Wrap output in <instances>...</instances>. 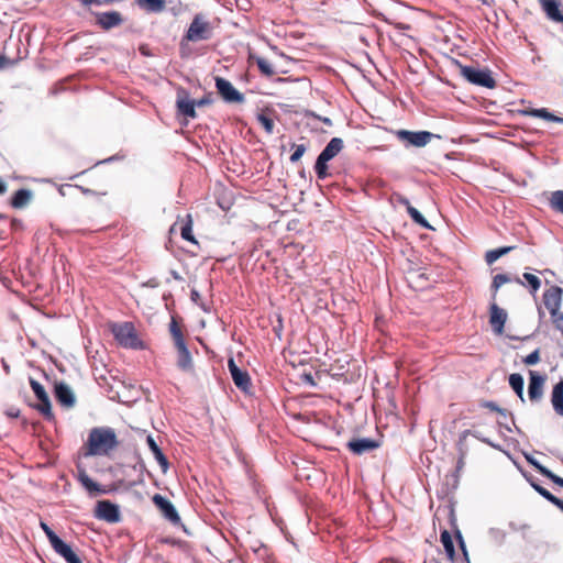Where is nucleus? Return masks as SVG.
Masks as SVG:
<instances>
[{"label":"nucleus","mask_w":563,"mask_h":563,"mask_svg":"<svg viewBox=\"0 0 563 563\" xmlns=\"http://www.w3.org/2000/svg\"><path fill=\"white\" fill-rule=\"evenodd\" d=\"M30 386L37 399H43L45 396H48L44 386L34 378H30Z\"/></svg>","instance_id":"nucleus-40"},{"label":"nucleus","mask_w":563,"mask_h":563,"mask_svg":"<svg viewBox=\"0 0 563 563\" xmlns=\"http://www.w3.org/2000/svg\"><path fill=\"white\" fill-rule=\"evenodd\" d=\"M257 121L262 124V126L265 129V131L269 134L273 133L274 130V121L268 115L264 113H260L257 115Z\"/></svg>","instance_id":"nucleus-44"},{"label":"nucleus","mask_w":563,"mask_h":563,"mask_svg":"<svg viewBox=\"0 0 563 563\" xmlns=\"http://www.w3.org/2000/svg\"><path fill=\"white\" fill-rule=\"evenodd\" d=\"M525 459L529 465H531L534 470H537L542 476L549 477L551 474V470L542 465L536 457L530 454H525Z\"/></svg>","instance_id":"nucleus-34"},{"label":"nucleus","mask_w":563,"mask_h":563,"mask_svg":"<svg viewBox=\"0 0 563 563\" xmlns=\"http://www.w3.org/2000/svg\"><path fill=\"white\" fill-rule=\"evenodd\" d=\"M464 452L461 451V456L459 457L457 462H456V467H455V471L452 473V477L454 478V484H453V487L456 488L457 487V483H459V473L462 471V468L464 467Z\"/></svg>","instance_id":"nucleus-49"},{"label":"nucleus","mask_w":563,"mask_h":563,"mask_svg":"<svg viewBox=\"0 0 563 563\" xmlns=\"http://www.w3.org/2000/svg\"><path fill=\"white\" fill-rule=\"evenodd\" d=\"M551 122H555V123H560V124H563V118L562 117H559L556 114L553 113V118L550 120Z\"/></svg>","instance_id":"nucleus-63"},{"label":"nucleus","mask_w":563,"mask_h":563,"mask_svg":"<svg viewBox=\"0 0 563 563\" xmlns=\"http://www.w3.org/2000/svg\"><path fill=\"white\" fill-rule=\"evenodd\" d=\"M488 533L494 538V539H498V540H504L506 533L500 530V529H497V528H490Z\"/></svg>","instance_id":"nucleus-54"},{"label":"nucleus","mask_w":563,"mask_h":563,"mask_svg":"<svg viewBox=\"0 0 563 563\" xmlns=\"http://www.w3.org/2000/svg\"><path fill=\"white\" fill-rule=\"evenodd\" d=\"M54 396L63 407L71 408L75 406L76 397L68 384L56 382L54 386Z\"/></svg>","instance_id":"nucleus-15"},{"label":"nucleus","mask_w":563,"mask_h":563,"mask_svg":"<svg viewBox=\"0 0 563 563\" xmlns=\"http://www.w3.org/2000/svg\"><path fill=\"white\" fill-rule=\"evenodd\" d=\"M551 405L554 412L563 417V378H560V380L552 387Z\"/></svg>","instance_id":"nucleus-22"},{"label":"nucleus","mask_w":563,"mask_h":563,"mask_svg":"<svg viewBox=\"0 0 563 563\" xmlns=\"http://www.w3.org/2000/svg\"><path fill=\"white\" fill-rule=\"evenodd\" d=\"M181 238L186 241L196 243V240L192 235V225H191V218L188 216V221L183 224L180 229Z\"/></svg>","instance_id":"nucleus-39"},{"label":"nucleus","mask_w":563,"mask_h":563,"mask_svg":"<svg viewBox=\"0 0 563 563\" xmlns=\"http://www.w3.org/2000/svg\"><path fill=\"white\" fill-rule=\"evenodd\" d=\"M401 258L399 260V268L404 273H411L417 269V263L413 261L415 252L412 247L406 246L405 249H400L399 251Z\"/></svg>","instance_id":"nucleus-23"},{"label":"nucleus","mask_w":563,"mask_h":563,"mask_svg":"<svg viewBox=\"0 0 563 563\" xmlns=\"http://www.w3.org/2000/svg\"><path fill=\"white\" fill-rule=\"evenodd\" d=\"M64 560L67 563H82L81 560L79 559V556L74 551L68 553V555L66 558H64Z\"/></svg>","instance_id":"nucleus-56"},{"label":"nucleus","mask_w":563,"mask_h":563,"mask_svg":"<svg viewBox=\"0 0 563 563\" xmlns=\"http://www.w3.org/2000/svg\"><path fill=\"white\" fill-rule=\"evenodd\" d=\"M38 404L34 406L36 410H38L43 417L52 421L54 419V413L52 411V405L48 396H45L43 399H38Z\"/></svg>","instance_id":"nucleus-31"},{"label":"nucleus","mask_w":563,"mask_h":563,"mask_svg":"<svg viewBox=\"0 0 563 563\" xmlns=\"http://www.w3.org/2000/svg\"><path fill=\"white\" fill-rule=\"evenodd\" d=\"M146 442L155 460L161 465L163 473H166L169 466L167 457L165 456V454L163 453V451L161 450V448L158 446V444L156 443L152 435H147Z\"/></svg>","instance_id":"nucleus-24"},{"label":"nucleus","mask_w":563,"mask_h":563,"mask_svg":"<svg viewBox=\"0 0 563 563\" xmlns=\"http://www.w3.org/2000/svg\"><path fill=\"white\" fill-rule=\"evenodd\" d=\"M169 331L173 336L174 344L185 341L183 332L174 318L169 323Z\"/></svg>","instance_id":"nucleus-38"},{"label":"nucleus","mask_w":563,"mask_h":563,"mask_svg":"<svg viewBox=\"0 0 563 563\" xmlns=\"http://www.w3.org/2000/svg\"><path fill=\"white\" fill-rule=\"evenodd\" d=\"M216 88L218 93L227 103H242L245 97L242 92L234 88V86L225 78L217 76L214 78Z\"/></svg>","instance_id":"nucleus-8"},{"label":"nucleus","mask_w":563,"mask_h":563,"mask_svg":"<svg viewBox=\"0 0 563 563\" xmlns=\"http://www.w3.org/2000/svg\"><path fill=\"white\" fill-rule=\"evenodd\" d=\"M343 146L344 143L341 137H332L321 151L314 163V172L318 179L324 180L330 176L328 162L334 158L343 150Z\"/></svg>","instance_id":"nucleus-2"},{"label":"nucleus","mask_w":563,"mask_h":563,"mask_svg":"<svg viewBox=\"0 0 563 563\" xmlns=\"http://www.w3.org/2000/svg\"><path fill=\"white\" fill-rule=\"evenodd\" d=\"M195 102H196V107L209 106L213 102L212 93L209 92V93L205 95L201 99L195 100Z\"/></svg>","instance_id":"nucleus-52"},{"label":"nucleus","mask_w":563,"mask_h":563,"mask_svg":"<svg viewBox=\"0 0 563 563\" xmlns=\"http://www.w3.org/2000/svg\"><path fill=\"white\" fill-rule=\"evenodd\" d=\"M121 158H122V156H120L119 154H115V155L110 156V157H108L106 159L99 161L96 165H98V164H108V163H111V162H114V161H119Z\"/></svg>","instance_id":"nucleus-59"},{"label":"nucleus","mask_w":563,"mask_h":563,"mask_svg":"<svg viewBox=\"0 0 563 563\" xmlns=\"http://www.w3.org/2000/svg\"><path fill=\"white\" fill-rule=\"evenodd\" d=\"M538 494L542 496L545 500L554 505L555 507L562 500L561 498L554 496L550 490H548L543 486L538 488Z\"/></svg>","instance_id":"nucleus-43"},{"label":"nucleus","mask_w":563,"mask_h":563,"mask_svg":"<svg viewBox=\"0 0 563 563\" xmlns=\"http://www.w3.org/2000/svg\"><path fill=\"white\" fill-rule=\"evenodd\" d=\"M135 3L147 13H161L166 8L165 0H135Z\"/></svg>","instance_id":"nucleus-26"},{"label":"nucleus","mask_w":563,"mask_h":563,"mask_svg":"<svg viewBox=\"0 0 563 563\" xmlns=\"http://www.w3.org/2000/svg\"><path fill=\"white\" fill-rule=\"evenodd\" d=\"M456 63L460 67L462 77L470 84L488 89L496 87L497 82L489 68H481L477 66L462 65L459 62Z\"/></svg>","instance_id":"nucleus-3"},{"label":"nucleus","mask_w":563,"mask_h":563,"mask_svg":"<svg viewBox=\"0 0 563 563\" xmlns=\"http://www.w3.org/2000/svg\"><path fill=\"white\" fill-rule=\"evenodd\" d=\"M212 35V27L201 14H196L186 32L185 38L190 42L207 41Z\"/></svg>","instance_id":"nucleus-6"},{"label":"nucleus","mask_w":563,"mask_h":563,"mask_svg":"<svg viewBox=\"0 0 563 563\" xmlns=\"http://www.w3.org/2000/svg\"><path fill=\"white\" fill-rule=\"evenodd\" d=\"M468 435H472V430H464L459 435V442L457 445L460 448V451H462V446L464 445L465 440Z\"/></svg>","instance_id":"nucleus-55"},{"label":"nucleus","mask_w":563,"mask_h":563,"mask_svg":"<svg viewBox=\"0 0 563 563\" xmlns=\"http://www.w3.org/2000/svg\"><path fill=\"white\" fill-rule=\"evenodd\" d=\"M54 551L60 555L63 559L73 551L71 547L67 544L62 539H58L53 545H51Z\"/></svg>","instance_id":"nucleus-36"},{"label":"nucleus","mask_w":563,"mask_h":563,"mask_svg":"<svg viewBox=\"0 0 563 563\" xmlns=\"http://www.w3.org/2000/svg\"><path fill=\"white\" fill-rule=\"evenodd\" d=\"M183 93L185 95V97L184 98L178 97L177 101H176L177 111L179 114H181L184 117L195 119L197 117V112L195 109L196 102H195V100H192L188 97V93L185 90H183Z\"/></svg>","instance_id":"nucleus-21"},{"label":"nucleus","mask_w":563,"mask_h":563,"mask_svg":"<svg viewBox=\"0 0 563 563\" xmlns=\"http://www.w3.org/2000/svg\"><path fill=\"white\" fill-rule=\"evenodd\" d=\"M514 249L515 246H500L497 249L489 250L485 254V261L488 265H490L495 263L497 260H499L501 256L508 254Z\"/></svg>","instance_id":"nucleus-29"},{"label":"nucleus","mask_w":563,"mask_h":563,"mask_svg":"<svg viewBox=\"0 0 563 563\" xmlns=\"http://www.w3.org/2000/svg\"><path fill=\"white\" fill-rule=\"evenodd\" d=\"M508 384L521 402H526L523 376L519 373H512L508 376Z\"/></svg>","instance_id":"nucleus-25"},{"label":"nucleus","mask_w":563,"mask_h":563,"mask_svg":"<svg viewBox=\"0 0 563 563\" xmlns=\"http://www.w3.org/2000/svg\"><path fill=\"white\" fill-rule=\"evenodd\" d=\"M93 14L96 23L106 31L123 23L122 14L118 11L93 12Z\"/></svg>","instance_id":"nucleus-17"},{"label":"nucleus","mask_w":563,"mask_h":563,"mask_svg":"<svg viewBox=\"0 0 563 563\" xmlns=\"http://www.w3.org/2000/svg\"><path fill=\"white\" fill-rule=\"evenodd\" d=\"M177 350V367L185 373H190L194 371V361L192 356L187 347L185 341L174 344Z\"/></svg>","instance_id":"nucleus-18"},{"label":"nucleus","mask_w":563,"mask_h":563,"mask_svg":"<svg viewBox=\"0 0 563 563\" xmlns=\"http://www.w3.org/2000/svg\"><path fill=\"white\" fill-rule=\"evenodd\" d=\"M32 199V191L29 189H19L14 192L11 199V206L13 208L20 209L25 207L30 200Z\"/></svg>","instance_id":"nucleus-28"},{"label":"nucleus","mask_w":563,"mask_h":563,"mask_svg":"<svg viewBox=\"0 0 563 563\" xmlns=\"http://www.w3.org/2000/svg\"><path fill=\"white\" fill-rule=\"evenodd\" d=\"M562 292L563 290L559 286H551L543 292V303L549 310L551 317H555L556 312L560 311Z\"/></svg>","instance_id":"nucleus-13"},{"label":"nucleus","mask_w":563,"mask_h":563,"mask_svg":"<svg viewBox=\"0 0 563 563\" xmlns=\"http://www.w3.org/2000/svg\"><path fill=\"white\" fill-rule=\"evenodd\" d=\"M522 277L526 280L523 286H527L531 294H536L541 286V279L530 273H523Z\"/></svg>","instance_id":"nucleus-33"},{"label":"nucleus","mask_w":563,"mask_h":563,"mask_svg":"<svg viewBox=\"0 0 563 563\" xmlns=\"http://www.w3.org/2000/svg\"><path fill=\"white\" fill-rule=\"evenodd\" d=\"M291 147L294 148V153L290 155L289 159L291 163H296L306 153L307 146L305 144H292Z\"/></svg>","instance_id":"nucleus-45"},{"label":"nucleus","mask_w":563,"mask_h":563,"mask_svg":"<svg viewBox=\"0 0 563 563\" xmlns=\"http://www.w3.org/2000/svg\"><path fill=\"white\" fill-rule=\"evenodd\" d=\"M382 444L383 441L380 439L376 440L371 438L354 437L347 441L346 448L354 455H363L378 449L382 446Z\"/></svg>","instance_id":"nucleus-9"},{"label":"nucleus","mask_w":563,"mask_h":563,"mask_svg":"<svg viewBox=\"0 0 563 563\" xmlns=\"http://www.w3.org/2000/svg\"><path fill=\"white\" fill-rule=\"evenodd\" d=\"M553 484L563 487V478L555 473L551 472L550 476L548 477Z\"/></svg>","instance_id":"nucleus-57"},{"label":"nucleus","mask_w":563,"mask_h":563,"mask_svg":"<svg viewBox=\"0 0 563 563\" xmlns=\"http://www.w3.org/2000/svg\"><path fill=\"white\" fill-rule=\"evenodd\" d=\"M77 479L90 496H97L107 493V490L100 484L91 479L85 470L78 471Z\"/></svg>","instance_id":"nucleus-20"},{"label":"nucleus","mask_w":563,"mask_h":563,"mask_svg":"<svg viewBox=\"0 0 563 563\" xmlns=\"http://www.w3.org/2000/svg\"><path fill=\"white\" fill-rule=\"evenodd\" d=\"M402 11L409 12L411 11V8L402 4L398 0H389V14H400Z\"/></svg>","instance_id":"nucleus-41"},{"label":"nucleus","mask_w":563,"mask_h":563,"mask_svg":"<svg viewBox=\"0 0 563 563\" xmlns=\"http://www.w3.org/2000/svg\"><path fill=\"white\" fill-rule=\"evenodd\" d=\"M547 376L537 371H529L528 397L531 402H539L543 398Z\"/></svg>","instance_id":"nucleus-11"},{"label":"nucleus","mask_w":563,"mask_h":563,"mask_svg":"<svg viewBox=\"0 0 563 563\" xmlns=\"http://www.w3.org/2000/svg\"><path fill=\"white\" fill-rule=\"evenodd\" d=\"M521 113L523 115L539 118L545 121H550L553 118V112H551L548 108H527L521 110Z\"/></svg>","instance_id":"nucleus-30"},{"label":"nucleus","mask_w":563,"mask_h":563,"mask_svg":"<svg viewBox=\"0 0 563 563\" xmlns=\"http://www.w3.org/2000/svg\"><path fill=\"white\" fill-rule=\"evenodd\" d=\"M549 206L552 210L563 213V190H555L551 194Z\"/></svg>","instance_id":"nucleus-32"},{"label":"nucleus","mask_w":563,"mask_h":563,"mask_svg":"<svg viewBox=\"0 0 563 563\" xmlns=\"http://www.w3.org/2000/svg\"><path fill=\"white\" fill-rule=\"evenodd\" d=\"M228 368L235 386L242 391H247L252 386L249 373L241 369L232 357L228 361Z\"/></svg>","instance_id":"nucleus-12"},{"label":"nucleus","mask_w":563,"mask_h":563,"mask_svg":"<svg viewBox=\"0 0 563 563\" xmlns=\"http://www.w3.org/2000/svg\"><path fill=\"white\" fill-rule=\"evenodd\" d=\"M552 322L556 330H559L563 335V313L560 311L556 312L555 317H551Z\"/></svg>","instance_id":"nucleus-51"},{"label":"nucleus","mask_w":563,"mask_h":563,"mask_svg":"<svg viewBox=\"0 0 563 563\" xmlns=\"http://www.w3.org/2000/svg\"><path fill=\"white\" fill-rule=\"evenodd\" d=\"M483 408H487L492 411L498 412L504 419L507 418L508 411L497 405V402L493 400H485L481 404Z\"/></svg>","instance_id":"nucleus-42"},{"label":"nucleus","mask_w":563,"mask_h":563,"mask_svg":"<svg viewBox=\"0 0 563 563\" xmlns=\"http://www.w3.org/2000/svg\"><path fill=\"white\" fill-rule=\"evenodd\" d=\"M119 442L117 434L112 428L97 427L90 430L87 446L88 452L86 455H107L110 451L118 446Z\"/></svg>","instance_id":"nucleus-1"},{"label":"nucleus","mask_w":563,"mask_h":563,"mask_svg":"<svg viewBox=\"0 0 563 563\" xmlns=\"http://www.w3.org/2000/svg\"><path fill=\"white\" fill-rule=\"evenodd\" d=\"M472 437L476 438L477 440H479L481 442L494 448V449H497V450H500V445L498 444H495L493 441H490L488 438H485L482 435L481 432L478 431H472Z\"/></svg>","instance_id":"nucleus-50"},{"label":"nucleus","mask_w":563,"mask_h":563,"mask_svg":"<svg viewBox=\"0 0 563 563\" xmlns=\"http://www.w3.org/2000/svg\"><path fill=\"white\" fill-rule=\"evenodd\" d=\"M525 477L529 482L531 487L538 493V488L542 487V486L534 479V477L532 475L525 474Z\"/></svg>","instance_id":"nucleus-58"},{"label":"nucleus","mask_w":563,"mask_h":563,"mask_svg":"<svg viewBox=\"0 0 563 563\" xmlns=\"http://www.w3.org/2000/svg\"><path fill=\"white\" fill-rule=\"evenodd\" d=\"M152 500L154 505L162 511L164 517L172 523H178L180 521V517L175 506L167 498L159 494H155Z\"/></svg>","instance_id":"nucleus-16"},{"label":"nucleus","mask_w":563,"mask_h":563,"mask_svg":"<svg viewBox=\"0 0 563 563\" xmlns=\"http://www.w3.org/2000/svg\"><path fill=\"white\" fill-rule=\"evenodd\" d=\"M493 280L497 284V285H505L507 283H511V282H515L517 284H519L520 286H523L525 283L517 276L512 277L511 275L509 274H497L493 277Z\"/></svg>","instance_id":"nucleus-35"},{"label":"nucleus","mask_w":563,"mask_h":563,"mask_svg":"<svg viewBox=\"0 0 563 563\" xmlns=\"http://www.w3.org/2000/svg\"><path fill=\"white\" fill-rule=\"evenodd\" d=\"M396 27L398 29H402V30H407L409 29L410 26L408 24H404V23H395L394 24Z\"/></svg>","instance_id":"nucleus-64"},{"label":"nucleus","mask_w":563,"mask_h":563,"mask_svg":"<svg viewBox=\"0 0 563 563\" xmlns=\"http://www.w3.org/2000/svg\"><path fill=\"white\" fill-rule=\"evenodd\" d=\"M498 426L505 429L507 432H512V428L508 424V422L498 421Z\"/></svg>","instance_id":"nucleus-62"},{"label":"nucleus","mask_w":563,"mask_h":563,"mask_svg":"<svg viewBox=\"0 0 563 563\" xmlns=\"http://www.w3.org/2000/svg\"><path fill=\"white\" fill-rule=\"evenodd\" d=\"M538 2L550 21L563 24V4L561 0H538Z\"/></svg>","instance_id":"nucleus-14"},{"label":"nucleus","mask_w":563,"mask_h":563,"mask_svg":"<svg viewBox=\"0 0 563 563\" xmlns=\"http://www.w3.org/2000/svg\"><path fill=\"white\" fill-rule=\"evenodd\" d=\"M501 286L497 285L494 280L490 284V291L494 292V296H497V292Z\"/></svg>","instance_id":"nucleus-61"},{"label":"nucleus","mask_w":563,"mask_h":563,"mask_svg":"<svg viewBox=\"0 0 563 563\" xmlns=\"http://www.w3.org/2000/svg\"><path fill=\"white\" fill-rule=\"evenodd\" d=\"M455 538H456L459 547L463 553L465 563H471L465 541L463 539L462 532L459 529L455 530Z\"/></svg>","instance_id":"nucleus-46"},{"label":"nucleus","mask_w":563,"mask_h":563,"mask_svg":"<svg viewBox=\"0 0 563 563\" xmlns=\"http://www.w3.org/2000/svg\"><path fill=\"white\" fill-rule=\"evenodd\" d=\"M522 362L527 366H533L540 362V350L536 349L530 354L522 358Z\"/></svg>","instance_id":"nucleus-48"},{"label":"nucleus","mask_w":563,"mask_h":563,"mask_svg":"<svg viewBox=\"0 0 563 563\" xmlns=\"http://www.w3.org/2000/svg\"><path fill=\"white\" fill-rule=\"evenodd\" d=\"M395 134L397 140L404 144L405 147H423L426 146L432 139H440V135L434 134L429 131H409V130H396L390 131Z\"/></svg>","instance_id":"nucleus-5"},{"label":"nucleus","mask_w":563,"mask_h":563,"mask_svg":"<svg viewBox=\"0 0 563 563\" xmlns=\"http://www.w3.org/2000/svg\"><path fill=\"white\" fill-rule=\"evenodd\" d=\"M389 203H401L406 206L407 212L415 223L419 224L420 227L427 230H434V228L429 223V221L423 217V214L418 209L410 205L407 198L400 196L399 194H393L391 196H389Z\"/></svg>","instance_id":"nucleus-10"},{"label":"nucleus","mask_w":563,"mask_h":563,"mask_svg":"<svg viewBox=\"0 0 563 563\" xmlns=\"http://www.w3.org/2000/svg\"><path fill=\"white\" fill-rule=\"evenodd\" d=\"M255 60H256V65H257L258 69L261 70V73L263 75L269 77V76H273L275 74L274 68L271 65V63H268V60H266L263 57H256Z\"/></svg>","instance_id":"nucleus-37"},{"label":"nucleus","mask_w":563,"mask_h":563,"mask_svg":"<svg viewBox=\"0 0 563 563\" xmlns=\"http://www.w3.org/2000/svg\"><path fill=\"white\" fill-rule=\"evenodd\" d=\"M95 518L109 523H117L121 520L119 506L110 500H99L93 510Z\"/></svg>","instance_id":"nucleus-7"},{"label":"nucleus","mask_w":563,"mask_h":563,"mask_svg":"<svg viewBox=\"0 0 563 563\" xmlns=\"http://www.w3.org/2000/svg\"><path fill=\"white\" fill-rule=\"evenodd\" d=\"M111 332L117 342L123 347L134 350L143 347L132 322L113 323L111 324Z\"/></svg>","instance_id":"nucleus-4"},{"label":"nucleus","mask_w":563,"mask_h":563,"mask_svg":"<svg viewBox=\"0 0 563 563\" xmlns=\"http://www.w3.org/2000/svg\"><path fill=\"white\" fill-rule=\"evenodd\" d=\"M7 416L11 418H18L20 416V410L18 408L11 407L7 410Z\"/></svg>","instance_id":"nucleus-60"},{"label":"nucleus","mask_w":563,"mask_h":563,"mask_svg":"<svg viewBox=\"0 0 563 563\" xmlns=\"http://www.w3.org/2000/svg\"><path fill=\"white\" fill-rule=\"evenodd\" d=\"M40 527L41 529L44 531L45 536L47 537L48 541H49V544L53 545L58 539H60L51 528L49 526L44 522V521H41L40 522Z\"/></svg>","instance_id":"nucleus-47"},{"label":"nucleus","mask_w":563,"mask_h":563,"mask_svg":"<svg viewBox=\"0 0 563 563\" xmlns=\"http://www.w3.org/2000/svg\"><path fill=\"white\" fill-rule=\"evenodd\" d=\"M440 541L443 545L446 558L451 562H453L455 560L456 552H455V547H454V542H453L451 533L445 529L442 530L440 533Z\"/></svg>","instance_id":"nucleus-27"},{"label":"nucleus","mask_w":563,"mask_h":563,"mask_svg":"<svg viewBox=\"0 0 563 563\" xmlns=\"http://www.w3.org/2000/svg\"><path fill=\"white\" fill-rule=\"evenodd\" d=\"M506 321L507 312L496 302H492L489 306V323L496 334L504 332Z\"/></svg>","instance_id":"nucleus-19"},{"label":"nucleus","mask_w":563,"mask_h":563,"mask_svg":"<svg viewBox=\"0 0 563 563\" xmlns=\"http://www.w3.org/2000/svg\"><path fill=\"white\" fill-rule=\"evenodd\" d=\"M190 299H191L195 303L199 305V306H200L205 311H208V309L206 308V306H205L202 302H200V294H199V291H198V290H196V289H191V291H190Z\"/></svg>","instance_id":"nucleus-53"}]
</instances>
